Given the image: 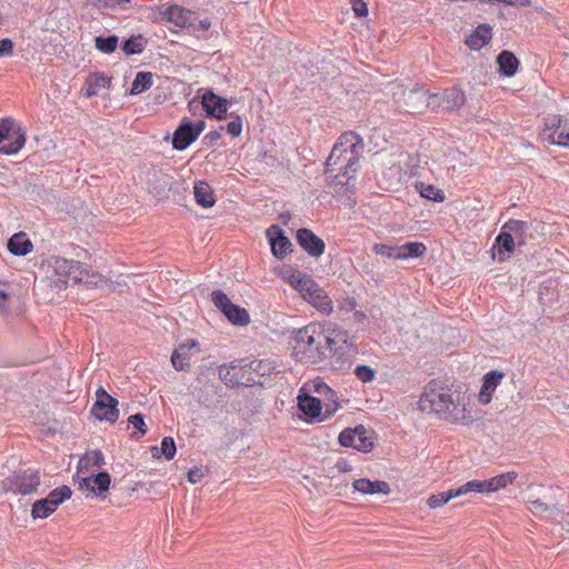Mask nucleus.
Here are the masks:
<instances>
[{"instance_id": "393cba45", "label": "nucleus", "mask_w": 569, "mask_h": 569, "mask_svg": "<svg viewBox=\"0 0 569 569\" xmlns=\"http://www.w3.org/2000/svg\"><path fill=\"white\" fill-rule=\"evenodd\" d=\"M111 83V78L102 72H92L86 79L81 93L84 98H92L97 96L102 88H108Z\"/></svg>"}, {"instance_id": "2eb2a0df", "label": "nucleus", "mask_w": 569, "mask_h": 569, "mask_svg": "<svg viewBox=\"0 0 569 569\" xmlns=\"http://www.w3.org/2000/svg\"><path fill=\"white\" fill-rule=\"evenodd\" d=\"M296 240L298 244L312 258H318L325 252V241L311 229L299 228L296 232Z\"/></svg>"}, {"instance_id": "ea45409f", "label": "nucleus", "mask_w": 569, "mask_h": 569, "mask_svg": "<svg viewBox=\"0 0 569 569\" xmlns=\"http://www.w3.org/2000/svg\"><path fill=\"white\" fill-rule=\"evenodd\" d=\"M244 366L248 368V375L254 377L253 373H256L258 378L270 375L274 369L269 360H244Z\"/></svg>"}, {"instance_id": "39448f33", "label": "nucleus", "mask_w": 569, "mask_h": 569, "mask_svg": "<svg viewBox=\"0 0 569 569\" xmlns=\"http://www.w3.org/2000/svg\"><path fill=\"white\" fill-rule=\"evenodd\" d=\"M51 267L58 277H62L63 283L67 280H72L74 283H81L84 281L88 288L97 286L102 280L101 274L91 270V267L87 263L67 259L62 257H53Z\"/></svg>"}, {"instance_id": "7ed1b4c3", "label": "nucleus", "mask_w": 569, "mask_h": 569, "mask_svg": "<svg viewBox=\"0 0 569 569\" xmlns=\"http://www.w3.org/2000/svg\"><path fill=\"white\" fill-rule=\"evenodd\" d=\"M418 405L420 410L429 413L433 412L442 419H449L457 408L451 390L437 380L428 382Z\"/></svg>"}, {"instance_id": "de8ad7c7", "label": "nucleus", "mask_w": 569, "mask_h": 569, "mask_svg": "<svg viewBox=\"0 0 569 569\" xmlns=\"http://www.w3.org/2000/svg\"><path fill=\"white\" fill-rule=\"evenodd\" d=\"M305 387H308L309 391L317 393L319 396L318 398L332 395V389L321 378L309 381Z\"/></svg>"}, {"instance_id": "20e7f679", "label": "nucleus", "mask_w": 569, "mask_h": 569, "mask_svg": "<svg viewBox=\"0 0 569 569\" xmlns=\"http://www.w3.org/2000/svg\"><path fill=\"white\" fill-rule=\"evenodd\" d=\"M415 96L426 102L427 107L433 111L439 109L450 112L459 111L466 102L465 91L457 86L445 89L440 94L432 93L427 89H413L409 97Z\"/></svg>"}, {"instance_id": "bb28decb", "label": "nucleus", "mask_w": 569, "mask_h": 569, "mask_svg": "<svg viewBox=\"0 0 569 569\" xmlns=\"http://www.w3.org/2000/svg\"><path fill=\"white\" fill-rule=\"evenodd\" d=\"M352 487L356 491H359L363 495H388L390 492L389 483L382 480H370L367 478H360L352 482Z\"/></svg>"}, {"instance_id": "69168bd1", "label": "nucleus", "mask_w": 569, "mask_h": 569, "mask_svg": "<svg viewBox=\"0 0 569 569\" xmlns=\"http://www.w3.org/2000/svg\"><path fill=\"white\" fill-rule=\"evenodd\" d=\"M96 397L97 399H102V400H109V399H113L114 397L109 395L103 387H99L97 390H96Z\"/></svg>"}, {"instance_id": "c756f323", "label": "nucleus", "mask_w": 569, "mask_h": 569, "mask_svg": "<svg viewBox=\"0 0 569 569\" xmlns=\"http://www.w3.org/2000/svg\"><path fill=\"white\" fill-rule=\"evenodd\" d=\"M193 194L197 204L202 208H211L216 203L213 189L206 181H198L193 186Z\"/></svg>"}, {"instance_id": "0eeeda50", "label": "nucleus", "mask_w": 569, "mask_h": 569, "mask_svg": "<svg viewBox=\"0 0 569 569\" xmlns=\"http://www.w3.org/2000/svg\"><path fill=\"white\" fill-rule=\"evenodd\" d=\"M7 139L11 141L0 146V153L6 156L17 154L27 141L26 129L10 117L0 120V144Z\"/></svg>"}, {"instance_id": "1a4fd4ad", "label": "nucleus", "mask_w": 569, "mask_h": 569, "mask_svg": "<svg viewBox=\"0 0 569 569\" xmlns=\"http://www.w3.org/2000/svg\"><path fill=\"white\" fill-rule=\"evenodd\" d=\"M40 482L39 471L26 469L8 477L4 481V488L14 495L28 496L37 492Z\"/></svg>"}, {"instance_id": "c03bdc74", "label": "nucleus", "mask_w": 569, "mask_h": 569, "mask_svg": "<svg viewBox=\"0 0 569 569\" xmlns=\"http://www.w3.org/2000/svg\"><path fill=\"white\" fill-rule=\"evenodd\" d=\"M452 498H455L452 489H449L430 496L427 500V505L431 509H437L448 503Z\"/></svg>"}, {"instance_id": "4468645a", "label": "nucleus", "mask_w": 569, "mask_h": 569, "mask_svg": "<svg viewBox=\"0 0 569 569\" xmlns=\"http://www.w3.org/2000/svg\"><path fill=\"white\" fill-rule=\"evenodd\" d=\"M301 297L323 315H330L333 310L331 299L313 279L311 280V286H308L307 290L302 291Z\"/></svg>"}, {"instance_id": "ddd939ff", "label": "nucleus", "mask_w": 569, "mask_h": 569, "mask_svg": "<svg viewBox=\"0 0 569 569\" xmlns=\"http://www.w3.org/2000/svg\"><path fill=\"white\" fill-rule=\"evenodd\" d=\"M266 237L274 258L283 259L292 251V243L280 226L271 224L266 230Z\"/></svg>"}, {"instance_id": "bf43d9fd", "label": "nucleus", "mask_w": 569, "mask_h": 569, "mask_svg": "<svg viewBox=\"0 0 569 569\" xmlns=\"http://www.w3.org/2000/svg\"><path fill=\"white\" fill-rule=\"evenodd\" d=\"M88 6L97 9H113V0H86Z\"/></svg>"}, {"instance_id": "79ce46f5", "label": "nucleus", "mask_w": 569, "mask_h": 569, "mask_svg": "<svg viewBox=\"0 0 569 569\" xmlns=\"http://www.w3.org/2000/svg\"><path fill=\"white\" fill-rule=\"evenodd\" d=\"M322 410L325 411V418H331L340 408L339 397L337 391L332 389V395H326L321 398Z\"/></svg>"}, {"instance_id": "4d7b16f0", "label": "nucleus", "mask_w": 569, "mask_h": 569, "mask_svg": "<svg viewBox=\"0 0 569 569\" xmlns=\"http://www.w3.org/2000/svg\"><path fill=\"white\" fill-rule=\"evenodd\" d=\"M13 42L9 38H4L0 40V57L11 56L13 52Z\"/></svg>"}, {"instance_id": "37998d69", "label": "nucleus", "mask_w": 569, "mask_h": 569, "mask_svg": "<svg viewBox=\"0 0 569 569\" xmlns=\"http://www.w3.org/2000/svg\"><path fill=\"white\" fill-rule=\"evenodd\" d=\"M72 496V490L69 486L62 485L60 487L54 488L49 492L47 498L53 503L54 507L58 508L59 505L63 503L66 500L70 499Z\"/></svg>"}, {"instance_id": "aec40b11", "label": "nucleus", "mask_w": 569, "mask_h": 569, "mask_svg": "<svg viewBox=\"0 0 569 569\" xmlns=\"http://www.w3.org/2000/svg\"><path fill=\"white\" fill-rule=\"evenodd\" d=\"M352 343H346L340 341L338 345L333 346V349L328 351V357L330 356V366L336 371H346L350 369L352 360L350 355V348Z\"/></svg>"}, {"instance_id": "4be33fe9", "label": "nucleus", "mask_w": 569, "mask_h": 569, "mask_svg": "<svg viewBox=\"0 0 569 569\" xmlns=\"http://www.w3.org/2000/svg\"><path fill=\"white\" fill-rule=\"evenodd\" d=\"M162 17L180 28L194 27L197 20L194 12L177 4L166 8L162 12Z\"/></svg>"}, {"instance_id": "6ab92c4d", "label": "nucleus", "mask_w": 569, "mask_h": 569, "mask_svg": "<svg viewBox=\"0 0 569 569\" xmlns=\"http://www.w3.org/2000/svg\"><path fill=\"white\" fill-rule=\"evenodd\" d=\"M111 477L107 471H100L97 475L84 477L79 481V488L94 496H100L109 490Z\"/></svg>"}, {"instance_id": "b1692460", "label": "nucleus", "mask_w": 569, "mask_h": 569, "mask_svg": "<svg viewBox=\"0 0 569 569\" xmlns=\"http://www.w3.org/2000/svg\"><path fill=\"white\" fill-rule=\"evenodd\" d=\"M199 343L197 340H189L187 343H180L178 348H176L171 355V363L172 367L177 371H184L190 367V357L189 352L191 349L198 350Z\"/></svg>"}, {"instance_id": "13d9d810", "label": "nucleus", "mask_w": 569, "mask_h": 569, "mask_svg": "<svg viewBox=\"0 0 569 569\" xmlns=\"http://www.w3.org/2000/svg\"><path fill=\"white\" fill-rule=\"evenodd\" d=\"M203 476L201 468L194 467L188 471V481L193 485L199 483Z\"/></svg>"}, {"instance_id": "09e8293b", "label": "nucleus", "mask_w": 569, "mask_h": 569, "mask_svg": "<svg viewBox=\"0 0 569 569\" xmlns=\"http://www.w3.org/2000/svg\"><path fill=\"white\" fill-rule=\"evenodd\" d=\"M211 301L221 312L232 303L226 292L220 289L211 292Z\"/></svg>"}, {"instance_id": "680f3d73", "label": "nucleus", "mask_w": 569, "mask_h": 569, "mask_svg": "<svg viewBox=\"0 0 569 569\" xmlns=\"http://www.w3.org/2000/svg\"><path fill=\"white\" fill-rule=\"evenodd\" d=\"M336 468L339 472H342V473L350 472L352 470V466L350 465V462L343 458H340L336 462Z\"/></svg>"}, {"instance_id": "58836bf2", "label": "nucleus", "mask_w": 569, "mask_h": 569, "mask_svg": "<svg viewBox=\"0 0 569 569\" xmlns=\"http://www.w3.org/2000/svg\"><path fill=\"white\" fill-rule=\"evenodd\" d=\"M119 46V37L116 34L97 36L94 38V47L104 54L113 53Z\"/></svg>"}, {"instance_id": "f03ea898", "label": "nucleus", "mask_w": 569, "mask_h": 569, "mask_svg": "<svg viewBox=\"0 0 569 569\" xmlns=\"http://www.w3.org/2000/svg\"><path fill=\"white\" fill-rule=\"evenodd\" d=\"M365 143L360 134L355 131L343 132L332 147L326 160V172L333 173L336 179L355 178L359 159L363 152Z\"/></svg>"}, {"instance_id": "a211bd4d", "label": "nucleus", "mask_w": 569, "mask_h": 569, "mask_svg": "<svg viewBox=\"0 0 569 569\" xmlns=\"http://www.w3.org/2000/svg\"><path fill=\"white\" fill-rule=\"evenodd\" d=\"M517 242L513 236H511L503 227L495 238L491 251L493 257L497 254L499 262H505L516 250Z\"/></svg>"}, {"instance_id": "c9c22d12", "label": "nucleus", "mask_w": 569, "mask_h": 569, "mask_svg": "<svg viewBox=\"0 0 569 569\" xmlns=\"http://www.w3.org/2000/svg\"><path fill=\"white\" fill-rule=\"evenodd\" d=\"M416 190L419 192L420 197L432 200L435 202H442L446 199L443 190L435 187L433 184H428L425 182H416Z\"/></svg>"}, {"instance_id": "a19ab883", "label": "nucleus", "mask_w": 569, "mask_h": 569, "mask_svg": "<svg viewBox=\"0 0 569 569\" xmlns=\"http://www.w3.org/2000/svg\"><path fill=\"white\" fill-rule=\"evenodd\" d=\"M153 84L152 73L149 71H139L131 86V94H139L149 90Z\"/></svg>"}, {"instance_id": "f3484780", "label": "nucleus", "mask_w": 569, "mask_h": 569, "mask_svg": "<svg viewBox=\"0 0 569 569\" xmlns=\"http://www.w3.org/2000/svg\"><path fill=\"white\" fill-rule=\"evenodd\" d=\"M197 139L198 137L193 131L192 121L188 117H183L172 134V148L178 151H183Z\"/></svg>"}, {"instance_id": "5701e85b", "label": "nucleus", "mask_w": 569, "mask_h": 569, "mask_svg": "<svg viewBox=\"0 0 569 569\" xmlns=\"http://www.w3.org/2000/svg\"><path fill=\"white\" fill-rule=\"evenodd\" d=\"M505 373L499 370H490L482 378V385L478 395V401L481 405H488L492 400L493 392L501 383Z\"/></svg>"}, {"instance_id": "4c0bfd02", "label": "nucleus", "mask_w": 569, "mask_h": 569, "mask_svg": "<svg viewBox=\"0 0 569 569\" xmlns=\"http://www.w3.org/2000/svg\"><path fill=\"white\" fill-rule=\"evenodd\" d=\"M57 507L46 497L36 500L31 508V516L33 519H46L56 511Z\"/></svg>"}, {"instance_id": "f257e3e1", "label": "nucleus", "mask_w": 569, "mask_h": 569, "mask_svg": "<svg viewBox=\"0 0 569 569\" xmlns=\"http://www.w3.org/2000/svg\"><path fill=\"white\" fill-rule=\"evenodd\" d=\"M340 341L346 343L347 332L338 331L333 337L326 335L320 323L311 322L292 331L290 345L297 361L307 365H318L328 358V351Z\"/></svg>"}, {"instance_id": "3c124183", "label": "nucleus", "mask_w": 569, "mask_h": 569, "mask_svg": "<svg viewBox=\"0 0 569 569\" xmlns=\"http://www.w3.org/2000/svg\"><path fill=\"white\" fill-rule=\"evenodd\" d=\"M223 129H224L223 127H220L217 130H212V131L206 133L203 136V138L201 139L202 147L206 148V149H210V148L216 147L218 141L222 137L221 132H222Z\"/></svg>"}, {"instance_id": "9b49d317", "label": "nucleus", "mask_w": 569, "mask_h": 569, "mask_svg": "<svg viewBox=\"0 0 569 569\" xmlns=\"http://www.w3.org/2000/svg\"><path fill=\"white\" fill-rule=\"evenodd\" d=\"M297 406L301 411L302 419L308 423L322 422L328 420L325 418L321 399L306 392V387L299 390L297 397Z\"/></svg>"}, {"instance_id": "603ef678", "label": "nucleus", "mask_w": 569, "mask_h": 569, "mask_svg": "<svg viewBox=\"0 0 569 569\" xmlns=\"http://www.w3.org/2000/svg\"><path fill=\"white\" fill-rule=\"evenodd\" d=\"M161 452L167 460L174 458L177 452L176 442L172 437H164L161 441Z\"/></svg>"}, {"instance_id": "7c9ffc66", "label": "nucleus", "mask_w": 569, "mask_h": 569, "mask_svg": "<svg viewBox=\"0 0 569 569\" xmlns=\"http://www.w3.org/2000/svg\"><path fill=\"white\" fill-rule=\"evenodd\" d=\"M497 63L499 67V72L506 77H512L517 73L519 68V60L509 50H502L497 57Z\"/></svg>"}, {"instance_id": "0e129e2a", "label": "nucleus", "mask_w": 569, "mask_h": 569, "mask_svg": "<svg viewBox=\"0 0 569 569\" xmlns=\"http://www.w3.org/2000/svg\"><path fill=\"white\" fill-rule=\"evenodd\" d=\"M193 131L196 132V136L199 138V136L202 133V131L206 128V121L204 120H197L192 121Z\"/></svg>"}, {"instance_id": "a18cd8bd", "label": "nucleus", "mask_w": 569, "mask_h": 569, "mask_svg": "<svg viewBox=\"0 0 569 569\" xmlns=\"http://www.w3.org/2000/svg\"><path fill=\"white\" fill-rule=\"evenodd\" d=\"M86 467H101L104 465V457L100 450L88 451L80 460Z\"/></svg>"}, {"instance_id": "473e14b6", "label": "nucleus", "mask_w": 569, "mask_h": 569, "mask_svg": "<svg viewBox=\"0 0 569 569\" xmlns=\"http://www.w3.org/2000/svg\"><path fill=\"white\" fill-rule=\"evenodd\" d=\"M287 272L288 274H283V277L287 279V282L300 295L302 291L307 290L308 286H311V276L299 270H293L292 268H289Z\"/></svg>"}, {"instance_id": "cd10ccee", "label": "nucleus", "mask_w": 569, "mask_h": 569, "mask_svg": "<svg viewBox=\"0 0 569 569\" xmlns=\"http://www.w3.org/2000/svg\"><path fill=\"white\" fill-rule=\"evenodd\" d=\"M7 247L10 253L18 257L26 256L33 249L31 240L22 231L14 233L9 239Z\"/></svg>"}, {"instance_id": "052dcab7", "label": "nucleus", "mask_w": 569, "mask_h": 569, "mask_svg": "<svg viewBox=\"0 0 569 569\" xmlns=\"http://www.w3.org/2000/svg\"><path fill=\"white\" fill-rule=\"evenodd\" d=\"M490 2L503 3L511 7H529L531 0H490Z\"/></svg>"}, {"instance_id": "412c9836", "label": "nucleus", "mask_w": 569, "mask_h": 569, "mask_svg": "<svg viewBox=\"0 0 569 569\" xmlns=\"http://www.w3.org/2000/svg\"><path fill=\"white\" fill-rule=\"evenodd\" d=\"M118 399H97L92 406L91 413L100 421L114 423L119 418Z\"/></svg>"}, {"instance_id": "774afa93", "label": "nucleus", "mask_w": 569, "mask_h": 569, "mask_svg": "<svg viewBox=\"0 0 569 569\" xmlns=\"http://www.w3.org/2000/svg\"><path fill=\"white\" fill-rule=\"evenodd\" d=\"M210 27H211V21L208 18L199 21L200 30L207 31Z\"/></svg>"}, {"instance_id": "a878e982", "label": "nucleus", "mask_w": 569, "mask_h": 569, "mask_svg": "<svg viewBox=\"0 0 569 569\" xmlns=\"http://www.w3.org/2000/svg\"><path fill=\"white\" fill-rule=\"evenodd\" d=\"M492 38V28L487 23H480L476 29L466 38L465 43L471 50H480L486 47Z\"/></svg>"}, {"instance_id": "338daca9", "label": "nucleus", "mask_w": 569, "mask_h": 569, "mask_svg": "<svg viewBox=\"0 0 569 569\" xmlns=\"http://www.w3.org/2000/svg\"><path fill=\"white\" fill-rule=\"evenodd\" d=\"M131 0H113V9L119 8L121 10H127V4H129Z\"/></svg>"}, {"instance_id": "f8f14e48", "label": "nucleus", "mask_w": 569, "mask_h": 569, "mask_svg": "<svg viewBox=\"0 0 569 569\" xmlns=\"http://www.w3.org/2000/svg\"><path fill=\"white\" fill-rule=\"evenodd\" d=\"M200 91H202L200 104L207 117L223 120L231 101L216 94L212 89H201Z\"/></svg>"}, {"instance_id": "e2e57ef3", "label": "nucleus", "mask_w": 569, "mask_h": 569, "mask_svg": "<svg viewBox=\"0 0 569 569\" xmlns=\"http://www.w3.org/2000/svg\"><path fill=\"white\" fill-rule=\"evenodd\" d=\"M3 287H6V283L0 281V309H4V302L10 297V293Z\"/></svg>"}, {"instance_id": "5fc2aeb1", "label": "nucleus", "mask_w": 569, "mask_h": 569, "mask_svg": "<svg viewBox=\"0 0 569 569\" xmlns=\"http://www.w3.org/2000/svg\"><path fill=\"white\" fill-rule=\"evenodd\" d=\"M242 119L240 116H237L227 123V132L232 137H239L242 132Z\"/></svg>"}, {"instance_id": "9d476101", "label": "nucleus", "mask_w": 569, "mask_h": 569, "mask_svg": "<svg viewBox=\"0 0 569 569\" xmlns=\"http://www.w3.org/2000/svg\"><path fill=\"white\" fill-rule=\"evenodd\" d=\"M371 433L363 425H358L355 428L343 429L339 433L338 442L342 447L353 448L367 453L373 448V437Z\"/></svg>"}, {"instance_id": "e433bc0d", "label": "nucleus", "mask_w": 569, "mask_h": 569, "mask_svg": "<svg viewBox=\"0 0 569 569\" xmlns=\"http://www.w3.org/2000/svg\"><path fill=\"white\" fill-rule=\"evenodd\" d=\"M529 510L537 517L553 518L559 513L556 505H548L540 499L529 502Z\"/></svg>"}, {"instance_id": "8fccbe9b", "label": "nucleus", "mask_w": 569, "mask_h": 569, "mask_svg": "<svg viewBox=\"0 0 569 569\" xmlns=\"http://www.w3.org/2000/svg\"><path fill=\"white\" fill-rule=\"evenodd\" d=\"M353 372L361 382H371L376 378V370L367 365H358Z\"/></svg>"}, {"instance_id": "dca6fc26", "label": "nucleus", "mask_w": 569, "mask_h": 569, "mask_svg": "<svg viewBox=\"0 0 569 569\" xmlns=\"http://www.w3.org/2000/svg\"><path fill=\"white\" fill-rule=\"evenodd\" d=\"M547 140L551 144L569 148V122L553 116L547 122Z\"/></svg>"}, {"instance_id": "c85d7f7f", "label": "nucleus", "mask_w": 569, "mask_h": 569, "mask_svg": "<svg viewBox=\"0 0 569 569\" xmlns=\"http://www.w3.org/2000/svg\"><path fill=\"white\" fill-rule=\"evenodd\" d=\"M502 227L515 238V241L519 247L527 243V233L530 228L529 222L518 219L507 220Z\"/></svg>"}, {"instance_id": "2f4dec72", "label": "nucleus", "mask_w": 569, "mask_h": 569, "mask_svg": "<svg viewBox=\"0 0 569 569\" xmlns=\"http://www.w3.org/2000/svg\"><path fill=\"white\" fill-rule=\"evenodd\" d=\"M398 252L399 260L416 259L426 254L427 247L420 241H408L398 246Z\"/></svg>"}, {"instance_id": "6e6552de", "label": "nucleus", "mask_w": 569, "mask_h": 569, "mask_svg": "<svg viewBox=\"0 0 569 569\" xmlns=\"http://www.w3.org/2000/svg\"><path fill=\"white\" fill-rule=\"evenodd\" d=\"M219 378L229 388H237L239 386L251 387L260 385V380L256 377L248 375V368L244 366V359L234 360L229 365H221L218 368Z\"/></svg>"}, {"instance_id": "49530a36", "label": "nucleus", "mask_w": 569, "mask_h": 569, "mask_svg": "<svg viewBox=\"0 0 569 569\" xmlns=\"http://www.w3.org/2000/svg\"><path fill=\"white\" fill-rule=\"evenodd\" d=\"M372 251L381 257L398 259V246L389 243H375Z\"/></svg>"}, {"instance_id": "72a5a7b5", "label": "nucleus", "mask_w": 569, "mask_h": 569, "mask_svg": "<svg viewBox=\"0 0 569 569\" xmlns=\"http://www.w3.org/2000/svg\"><path fill=\"white\" fill-rule=\"evenodd\" d=\"M148 41L142 34H133L124 39L121 43V50L126 56L140 54L147 46Z\"/></svg>"}, {"instance_id": "6e6d98bb", "label": "nucleus", "mask_w": 569, "mask_h": 569, "mask_svg": "<svg viewBox=\"0 0 569 569\" xmlns=\"http://www.w3.org/2000/svg\"><path fill=\"white\" fill-rule=\"evenodd\" d=\"M352 10L357 18H365L368 16V6L363 0H353L352 1Z\"/></svg>"}, {"instance_id": "423d86ee", "label": "nucleus", "mask_w": 569, "mask_h": 569, "mask_svg": "<svg viewBox=\"0 0 569 569\" xmlns=\"http://www.w3.org/2000/svg\"><path fill=\"white\" fill-rule=\"evenodd\" d=\"M517 477V472L509 471L485 480H470L457 488H452V492L455 498L471 492L491 493L505 489L508 485L512 483Z\"/></svg>"}, {"instance_id": "f704fd0d", "label": "nucleus", "mask_w": 569, "mask_h": 569, "mask_svg": "<svg viewBox=\"0 0 569 569\" xmlns=\"http://www.w3.org/2000/svg\"><path fill=\"white\" fill-rule=\"evenodd\" d=\"M222 313L232 325L236 326H246L250 322L248 311L238 305L231 303Z\"/></svg>"}, {"instance_id": "864d4df0", "label": "nucleus", "mask_w": 569, "mask_h": 569, "mask_svg": "<svg viewBox=\"0 0 569 569\" xmlns=\"http://www.w3.org/2000/svg\"><path fill=\"white\" fill-rule=\"evenodd\" d=\"M128 423L140 432L141 436L147 433V426L144 416L142 413H134L128 418Z\"/></svg>"}]
</instances>
